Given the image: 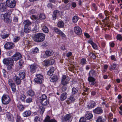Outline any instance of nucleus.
<instances>
[{
	"instance_id": "1",
	"label": "nucleus",
	"mask_w": 122,
	"mask_h": 122,
	"mask_svg": "<svg viewBox=\"0 0 122 122\" xmlns=\"http://www.w3.org/2000/svg\"><path fill=\"white\" fill-rule=\"evenodd\" d=\"M45 35L42 33L36 34L34 38L35 41L37 42H41L45 39Z\"/></svg>"
},
{
	"instance_id": "2",
	"label": "nucleus",
	"mask_w": 122,
	"mask_h": 122,
	"mask_svg": "<svg viewBox=\"0 0 122 122\" xmlns=\"http://www.w3.org/2000/svg\"><path fill=\"white\" fill-rule=\"evenodd\" d=\"M1 101L3 104L6 105L8 104L10 102L11 99L8 95L4 94L2 97Z\"/></svg>"
},
{
	"instance_id": "3",
	"label": "nucleus",
	"mask_w": 122,
	"mask_h": 122,
	"mask_svg": "<svg viewBox=\"0 0 122 122\" xmlns=\"http://www.w3.org/2000/svg\"><path fill=\"white\" fill-rule=\"evenodd\" d=\"M36 78H35L34 80L35 82L38 84H41L42 83V81L43 79V76L40 74H36Z\"/></svg>"
},
{
	"instance_id": "4",
	"label": "nucleus",
	"mask_w": 122,
	"mask_h": 122,
	"mask_svg": "<svg viewBox=\"0 0 122 122\" xmlns=\"http://www.w3.org/2000/svg\"><path fill=\"white\" fill-rule=\"evenodd\" d=\"M15 46V45L13 43L7 42L5 44L4 47L6 50H10L13 48Z\"/></svg>"
},
{
	"instance_id": "5",
	"label": "nucleus",
	"mask_w": 122,
	"mask_h": 122,
	"mask_svg": "<svg viewBox=\"0 0 122 122\" xmlns=\"http://www.w3.org/2000/svg\"><path fill=\"white\" fill-rule=\"evenodd\" d=\"M70 80V78L66 77L65 75H63L62 77L61 84L65 86L68 83V81Z\"/></svg>"
},
{
	"instance_id": "6",
	"label": "nucleus",
	"mask_w": 122,
	"mask_h": 122,
	"mask_svg": "<svg viewBox=\"0 0 122 122\" xmlns=\"http://www.w3.org/2000/svg\"><path fill=\"white\" fill-rule=\"evenodd\" d=\"M7 6L11 8H13L15 5L16 2L14 0H8L6 2Z\"/></svg>"
},
{
	"instance_id": "7",
	"label": "nucleus",
	"mask_w": 122,
	"mask_h": 122,
	"mask_svg": "<svg viewBox=\"0 0 122 122\" xmlns=\"http://www.w3.org/2000/svg\"><path fill=\"white\" fill-rule=\"evenodd\" d=\"M8 82L9 86L11 87L12 91L14 92L16 91L15 85L13 80L10 79L8 80Z\"/></svg>"
},
{
	"instance_id": "8",
	"label": "nucleus",
	"mask_w": 122,
	"mask_h": 122,
	"mask_svg": "<svg viewBox=\"0 0 122 122\" xmlns=\"http://www.w3.org/2000/svg\"><path fill=\"white\" fill-rule=\"evenodd\" d=\"M74 30L75 33L78 36L81 35L82 33V30L78 26H76L74 27Z\"/></svg>"
},
{
	"instance_id": "9",
	"label": "nucleus",
	"mask_w": 122,
	"mask_h": 122,
	"mask_svg": "<svg viewBox=\"0 0 122 122\" xmlns=\"http://www.w3.org/2000/svg\"><path fill=\"white\" fill-rule=\"evenodd\" d=\"M8 17V16L6 15V14H2L1 15V17L2 19H4L5 22L10 23H11V20Z\"/></svg>"
},
{
	"instance_id": "10",
	"label": "nucleus",
	"mask_w": 122,
	"mask_h": 122,
	"mask_svg": "<svg viewBox=\"0 0 122 122\" xmlns=\"http://www.w3.org/2000/svg\"><path fill=\"white\" fill-rule=\"evenodd\" d=\"M30 67V71L32 73L35 72L38 67V65L35 64L29 65Z\"/></svg>"
},
{
	"instance_id": "11",
	"label": "nucleus",
	"mask_w": 122,
	"mask_h": 122,
	"mask_svg": "<svg viewBox=\"0 0 122 122\" xmlns=\"http://www.w3.org/2000/svg\"><path fill=\"white\" fill-rule=\"evenodd\" d=\"M12 57V59L13 61V60L17 61L21 58V56L20 53L17 52Z\"/></svg>"
},
{
	"instance_id": "12",
	"label": "nucleus",
	"mask_w": 122,
	"mask_h": 122,
	"mask_svg": "<svg viewBox=\"0 0 122 122\" xmlns=\"http://www.w3.org/2000/svg\"><path fill=\"white\" fill-rule=\"evenodd\" d=\"M7 10V6L5 3H0V11L5 12Z\"/></svg>"
},
{
	"instance_id": "13",
	"label": "nucleus",
	"mask_w": 122,
	"mask_h": 122,
	"mask_svg": "<svg viewBox=\"0 0 122 122\" xmlns=\"http://www.w3.org/2000/svg\"><path fill=\"white\" fill-rule=\"evenodd\" d=\"M53 29L56 33L59 34L61 36L64 37H65L66 35L65 34L57 28L54 27Z\"/></svg>"
},
{
	"instance_id": "14",
	"label": "nucleus",
	"mask_w": 122,
	"mask_h": 122,
	"mask_svg": "<svg viewBox=\"0 0 122 122\" xmlns=\"http://www.w3.org/2000/svg\"><path fill=\"white\" fill-rule=\"evenodd\" d=\"M76 99L74 97V96L72 94L70 96L69 98L68 99L66 102L67 103L69 104L70 103L73 102Z\"/></svg>"
},
{
	"instance_id": "15",
	"label": "nucleus",
	"mask_w": 122,
	"mask_h": 122,
	"mask_svg": "<svg viewBox=\"0 0 122 122\" xmlns=\"http://www.w3.org/2000/svg\"><path fill=\"white\" fill-rule=\"evenodd\" d=\"M13 61L10 58L7 59H4L3 61V63L6 65H8L9 64L11 63Z\"/></svg>"
},
{
	"instance_id": "16",
	"label": "nucleus",
	"mask_w": 122,
	"mask_h": 122,
	"mask_svg": "<svg viewBox=\"0 0 122 122\" xmlns=\"http://www.w3.org/2000/svg\"><path fill=\"white\" fill-rule=\"evenodd\" d=\"M93 112L95 114H99L102 113L103 110L101 108L98 107L94 109Z\"/></svg>"
},
{
	"instance_id": "17",
	"label": "nucleus",
	"mask_w": 122,
	"mask_h": 122,
	"mask_svg": "<svg viewBox=\"0 0 122 122\" xmlns=\"http://www.w3.org/2000/svg\"><path fill=\"white\" fill-rule=\"evenodd\" d=\"M13 79L17 85H19L20 84L21 80L20 78L18 77L16 75H15L13 77Z\"/></svg>"
},
{
	"instance_id": "18",
	"label": "nucleus",
	"mask_w": 122,
	"mask_h": 122,
	"mask_svg": "<svg viewBox=\"0 0 122 122\" xmlns=\"http://www.w3.org/2000/svg\"><path fill=\"white\" fill-rule=\"evenodd\" d=\"M31 113V112L30 110H27L23 112L22 113L23 116L25 117H27L30 116Z\"/></svg>"
},
{
	"instance_id": "19",
	"label": "nucleus",
	"mask_w": 122,
	"mask_h": 122,
	"mask_svg": "<svg viewBox=\"0 0 122 122\" xmlns=\"http://www.w3.org/2000/svg\"><path fill=\"white\" fill-rule=\"evenodd\" d=\"M85 117L88 120L92 119L93 117V115L92 113L89 112H88L85 115Z\"/></svg>"
},
{
	"instance_id": "20",
	"label": "nucleus",
	"mask_w": 122,
	"mask_h": 122,
	"mask_svg": "<svg viewBox=\"0 0 122 122\" xmlns=\"http://www.w3.org/2000/svg\"><path fill=\"white\" fill-rule=\"evenodd\" d=\"M96 105V103L92 101L89 103L87 106L88 108L90 109L94 107Z\"/></svg>"
},
{
	"instance_id": "21",
	"label": "nucleus",
	"mask_w": 122,
	"mask_h": 122,
	"mask_svg": "<svg viewBox=\"0 0 122 122\" xmlns=\"http://www.w3.org/2000/svg\"><path fill=\"white\" fill-rule=\"evenodd\" d=\"M88 80L89 82V84L92 85H94L95 81V79L92 76H89L88 79Z\"/></svg>"
},
{
	"instance_id": "22",
	"label": "nucleus",
	"mask_w": 122,
	"mask_h": 122,
	"mask_svg": "<svg viewBox=\"0 0 122 122\" xmlns=\"http://www.w3.org/2000/svg\"><path fill=\"white\" fill-rule=\"evenodd\" d=\"M50 117L47 116L44 120L45 122H57L54 119L50 120Z\"/></svg>"
},
{
	"instance_id": "23",
	"label": "nucleus",
	"mask_w": 122,
	"mask_h": 122,
	"mask_svg": "<svg viewBox=\"0 0 122 122\" xmlns=\"http://www.w3.org/2000/svg\"><path fill=\"white\" fill-rule=\"evenodd\" d=\"M19 75L21 79H24L25 75V71L24 70L21 71L19 74Z\"/></svg>"
},
{
	"instance_id": "24",
	"label": "nucleus",
	"mask_w": 122,
	"mask_h": 122,
	"mask_svg": "<svg viewBox=\"0 0 122 122\" xmlns=\"http://www.w3.org/2000/svg\"><path fill=\"white\" fill-rule=\"evenodd\" d=\"M88 42L90 43L92 45V47L94 49H97V46L96 44L92 40H90L88 41Z\"/></svg>"
},
{
	"instance_id": "25",
	"label": "nucleus",
	"mask_w": 122,
	"mask_h": 122,
	"mask_svg": "<svg viewBox=\"0 0 122 122\" xmlns=\"http://www.w3.org/2000/svg\"><path fill=\"white\" fill-rule=\"evenodd\" d=\"M54 71V68L53 67H51L50 70L47 72V75L50 76H52L53 74Z\"/></svg>"
},
{
	"instance_id": "26",
	"label": "nucleus",
	"mask_w": 122,
	"mask_h": 122,
	"mask_svg": "<svg viewBox=\"0 0 122 122\" xmlns=\"http://www.w3.org/2000/svg\"><path fill=\"white\" fill-rule=\"evenodd\" d=\"M45 54L46 56H49L52 55L54 53L53 51L51 50H48L45 51Z\"/></svg>"
},
{
	"instance_id": "27",
	"label": "nucleus",
	"mask_w": 122,
	"mask_h": 122,
	"mask_svg": "<svg viewBox=\"0 0 122 122\" xmlns=\"http://www.w3.org/2000/svg\"><path fill=\"white\" fill-rule=\"evenodd\" d=\"M27 94L29 96L32 97L34 96L35 93L32 90H30L26 92Z\"/></svg>"
},
{
	"instance_id": "28",
	"label": "nucleus",
	"mask_w": 122,
	"mask_h": 122,
	"mask_svg": "<svg viewBox=\"0 0 122 122\" xmlns=\"http://www.w3.org/2000/svg\"><path fill=\"white\" fill-rule=\"evenodd\" d=\"M43 105L46 106L48 105L49 103V101L48 99H46L40 102Z\"/></svg>"
},
{
	"instance_id": "29",
	"label": "nucleus",
	"mask_w": 122,
	"mask_h": 122,
	"mask_svg": "<svg viewBox=\"0 0 122 122\" xmlns=\"http://www.w3.org/2000/svg\"><path fill=\"white\" fill-rule=\"evenodd\" d=\"M64 25V22L62 20L59 21L57 24V26L60 28H63Z\"/></svg>"
},
{
	"instance_id": "30",
	"label": "nucleus",
	"mask_w": 122,
	"mask_h": 122,
	"mask_svg": "<svg viewBox=\"0 0 122 122\" xmlns=\"http://www.w3.org/2000/svg\"><path fill=\"white\" fill-rule=\"evenodd\" d=\"M58 79V77L57 75H54L51 78L50 81L52 82H54L57 81Z\"/></svg>"
},
{
	"instance_id": "31",
	"label": "nucleus",
	"mask_w": 122,
	"mask_h": 122,
	"mask_svg": "<svg viewBox=\"0 0 122 122\" xmlns=\"http://www.w3.org/2000/svg\"><path fill=\"white\" fill-rule=\"evenodd\" d=\"M67 94L66 93H64L61 94V100L63 101L66 99L67 97Z\"/></svg>"
},
{
	"instance_id": "32",
	"label": "nucleus",
	"mask_w": 122,
	"mask_h": 122,
	"mask_svg": "<svg viewBox=\"0 0 122 122\" xmlns=\"http://www.w3.org/2000/svg\"><path fill=\"white\" fill-rule=\"evenodd\" d=\"M59 12V11L57 10H55L54 11L52 15L53 20H55L56 18L57 14Z\"/></svg>"
},
{
	"instance_id": "33",
	"label": "nucleus",
	"mask_w": 122,
	"mask_h": 122,
	"mask_svg": "<svg viewBox=\"0 0 122 122\" xmlns=\"http://www.w3.org/2000/svg\"><path fill=\"white\" fill-rule=\"evenodd\" d=\"M18 109L20 111H23L25 109V107L23 105L19 104L17 106Z\"/></svg>"
},
{
	"instance_id": "34",
	"label": "nucleus",
	"mask_w": 122,
	"mask_h": 122,
	"mask_svg": "<svg viewBox=\"0 0 122 122\" xmlns=\"http://www.w3.org/2000/svg\"><path fill=\"white\" fill-rule=\"evenodd\" d=\"M23 24H24L25 26H29L31 24V22L28 20H27L24 21Z\"/></svg>"
},
{
	"instance_id": "35",
	"label": "nucleus",
	"mask_w": 122,
	"mask_h": 122,
	"mask_svg": "<svg viewBox=\"0 0 122 122\" xmlns=\"http://www.w3.org/2000/svg\"><path fill=\"white\" fill-rule=\"evenodd\" d=\"M47 96L45 94H42L40 97V102L47 99Z\"/></svg>"
},
{
	"instance_id": "36",
	"label": "nucleus",
	"mask_w": 122,
	"mask_h": 122,
	"mask_svg": "<svg viewBox=\"0 0 122 122\" xmlns=\"http://www.w3.org/2000/svg\"><path fill=\"white\" fill-rule=\"evenodd\" d=\"M31 29L29 26H25L24 29V31L26 33L29 32L31 31Z\"/></svg>"
},
{
	"instance_id": "37",
	"label": "nucleus",
	"mask_w": 122,
	"mask_h": 122,
	"mask_svg": "<svg viewBox=\"0 0 122 122\" xmlns=\"http://www.w3.org/2000/svg\"><path fill=\"white\" fill-rule=\"evenodd\" d=\"M95 71L93 70H91L90 71L89 73V76L93 77L95 76Z\"/></svg>"
},
{
	"instance_id": "38",
	"label": "nucleus",
	"mask_w": 122,
	"mask_h": 122,
	"mask_svg": "<svg viewBox=\"0 0 122 122\" xmlns=\"http://www.w3.org/2000/svg\"><path fill=\"white\" fill-rule=\"evenodd\" d=\"M39 51L37 47L35 49H32L31 50V52L33 54H36L38 53Z\"/></svg>"
},
{
	"instance_id": "39",
	"label": "nucleus",
	"mask_w": 122,
	"mask_h": 122,
	"mask_svg": "<svg viewBox=\"0 0 122 122\" xmlns=\"http://www.w3.org/2000/svg\"><path fill=\"white\" fill-rule=\"evenodd\" d=\"M78 91V90L75 87H73L72 89V94H76Z\"/></svg>"
},
{
	"instance_id": "40",
	"label": "nucleus",
	"mask_w": 122,
	"mask_h": 122,
	"mask_svg": "<svg viewBox=\"0 0 122 122\" xmlns=\"http://www.w3.org/2000/svg\"><path fill=\"white\" fill-rule=\"evenodd\" d=\"M42 30L43 32L45 33H48L49 32L48 29L46 26H43L42 28Z\"/></svg>"
},
{
	"instance_id": "41",
	"label": "nucleus",
	"mask_w": 122,
	"mask_h": 122,
	"mask_svg": "<svg viewBox=\"0 0 122 122\" xmlns=\"http://www.w3.org/2000/svg\"><path fill=\"white\" fill-rule=\"evenodd\" d=\"M71 117V114H66L64 117V120L66 121L69 119H70Z\"/></svg>"
},
{
	"instance_id": "42",
	"label": "nucleus",
	"mask_w": 122,
	"mask_h": 122,
	"mask_svg": "<svg viewBox=\"0 0 122 122\" xmlns=\"http://www.w3.org/2000/svg\"><path fill=\"white\" fill-rule=\"evenodd\" d=\"M86 59L82 58L80 60V63L81 65H84L86 64Z\"/></svg>"
},
{
	"instance_id": "43",
	"label": "nucleus",
	"mask_w": 122,
	"mask_h": 122,
	"mask_svg": "<svg viewBox=\"0 0 122 122\" xmlns=\"http://www.w3.org/2000/svg\"><path fill=\"white\" fill-rule=\"evenodd\" d=\"M105 120H104L102 118V117H99L97 120V122H104Z\"/></svg>"
},
{
	"instance_id": "44",
	"label": "nucleus",
	"mask_w": 122,
	"mask_h": 122,
	"mask_svg": "<svg viewBox=\"0 0 122 122\" xmlns=\"http://www.w3.org/2000/svg\"><path fill=\"white\" fill-rule=\"evenodd\" d=\"M39 18L41 20L44 19L46 18L45 15L43 14H41L39 16Z\"/></svg>"
},
{
	"instance_id": "45",
	"label": "nucleus",
	"mask_w": 122,
	"mask_h": 122,
	"mask_svg": "<svg viewBox=\"0 0 122 122\" xmlns=\"http://www.w3.org/2000/svg\"><path fill=\"white\" fill-rule=\"evenodd\" d=\"M20 39V37H19L16 36L13 38V42H14L16 43L19 41Z\"/></svg>"
},
{
	"instance_id": "46",
	"label": "nucleus",
	"mask_w": 122,
	"mask_h": 122,
	"mask_svg": "<svg viewBox=\"0 0 122 122\" xmlns=\"http://www.w3.org/2000/svg\"><path fill=\"white\" fill-rule=\"evenodd\" d=\"M39 109L40 111V113L42 114L45 111V108L42 106H41L39 107Z\"/></svg>"
},
{
	"instance_id": "47",
	"label": "nucleus",
	"mask_w": 122,
	"mask_h": 122,
	"mask_svg": "<svg viewBox=\"0 0 122 122\" xmlns=\"http://www.w3.org/2000/svg\"><path fill=\"white\" fill-rule=\"evenodd\" d=\"M78 18L76 16H74L73 18L72 19V21L73 22L76 23L78 20Z\"/></svg>"
},
{
	"instance_id": "48",
	"label": "nucleus",
	"mask_w": 122,
	"mask_h": 122,
	"mask_svg": "<svg viewBox=\"0 0 122 122\" xmlns=\"http://www.w3.org/2000/svg\"><path fill=\"white\" fill-rule=\"evenodd\" d=\"M14 63V61L8 65L7 66V69L8 70H10L12 68V66Z\"/></svg>"
},
{
	"instance_id": "49",
	"label": "nucleus",
	"mask_w": 122,
	"mask_h": 122,
	"mask_svg": "<svg viewBox=\"0 0 122 122\" xmlns=\"http://www.w3.org/2000/svg\"><path fill=\"white\" fill-rule=\"evenodd\" d=\"M43 65L45 66H47L50 65L49 60H45L43 62Z\"/></svg>"
},
{
	"instance_id": "50",
	"label": "nucleus",
	"mask_w": 122,
	"mask_h": 122,
	"mask_svg": "<svg viewBox=\"0 0 122 122\" xmlns=\"http://www.w3.org/2000/svg\"><path fill=\"white\" fill-rule=\"evenodd\" d=\"M37 12V11L35 9H32L30 11V14L32 15L35 14Z\"/></svg>"
},
{
	"instance_id": "51",
	"label": "nucleus",
	"mask_w": 122,
	"mask_h": 122,
	"mask_svg": "<svg viewBox=\"0 0 122 122\" xmlns=\"http://www.w3.org/2000/svg\"><path fill=\"white\" fill-rule=\"evenodd\" d=\"M9 34H7L5 35H1V37L3 39H5L7 38L9 36Z\"/></svg>"
},
{
	"instance_id": "52",
	"label": "nucleus",
	"mask_w": 122,
	"mask_h": 122,
	"mask_svg": "<svg viewBox=\"0 0 122 122\" xmlns=\"http://www.w3.org/2000/svg\"><path fill=\"white\" fill-rule=\"evenodd\" d=\"M32 98L29 97L27 98L26 100V102L27 103H30L32 101Z\"/></svg>"
},
{
	"instance_id": "53",
	"label": "nucleus",
	"mask_w": 122,
	"mask_h": 122,
	"mask_svg": "<svg viewBox=\"0 0 122 122\" xmlns=\"http://www.w3.org/2000/svg\"><path fill=\"white\" fill-rule=\"evenodd\" d=\"M21 120V117L17 115V116L16 121L17 122H20Z\"/></svg>"
},
{
	"instance_id": "54",
	"label": "nucleus",
	"mask_w": 122,
	"mask_h": 122,
	"mask_svg": "<svg viewBox=\"0 0 122 122\" xmlns=\"http://www.w3.org/2000/svg\"><path fill=\"white\" fill-rule=\"evenodd\" d=\"M117 38L118 40L121 41L122 40V37L120 34L117 35Z\"/></svg>"
},
{
	"instance_id": "55",
	"label": "nucleus",
	"mask_w": 122,
	"mask_h": 122,
	"mask_svg": "<svg viewBox=\"0 0 122 122\" xmlns=\"http://www.w3.org/2000/svg\"><path fill=\"white\" fill-rule=\"evenodd\" d=\"M20 98L22 101H24L26 98V96L25 95L22 94L21 95Z\"/></svg>"
},
{
	"instance_id": "56",
	"label": "nucleus",
	"mask_w": 122,
	"mask_h": 122,
	"mask_svg": "<svg viewBox=\"0 0 122 122\" xmlns=\"http://www.w3.org/2000/svg\"><path fill=\"white\" fill-rule=\"evenodd\" d=\"M49 64L51 65L54 64L55 62V60L53 59H52L49 60Z\"/></svg>"
},
{
	"instance_id": "57",
	"label": "nucleus",
	"mask_w": 122,
	"mask_h": 122,
	"mask_svg": "<svg viewBox=\"0 0 122 122\" xmlns=\"http://www.w3.org/2000/svg\"><path fill=\"white\" fill-rule=\"evenodd\" d=\"M79 122H86V118L84 117L81 118L79 120Z\"/></svg>"
},
{
	"instance_id": "58",
	"label": "nucleus",
	"mask_w": 122,
	"mask_h": 122,
	"mask_svg": "<svg viewBox=\"0 0 122 122\" xmlns=\"http://www.w3.org/2000/svg\"><path fill=\"white\" fill-rule=\"evenodd\" d=\"M89 55L93 59H95L96 58V56L93 53H91Z\"/></svg>"
},
{
	"instance_id": "59",
	"label": "nucleus",
	"mask_w": 122,
	"mask_h": 122,
	"mask_svg": "<svg viewBox=\"0 0 122 122\" xmlns=\"http://www.w3.org/2000/svg\"><path fill=\"white\" fill-rule=\"evenodd\" d=\"M47 7L49 8H51L52 9L53 7V5L49 3L47 5Z\"/></svg>"
},
{
	"instance_id": "60",
	"label": "nucleus",
	"mask_w": 122,
	"mask_h": 122,
	"mask_svg": "<svg viewBox=\"0 0 122 122\" xmlns=\"http://www.w3.org/2000/svg\"><path fill=\"white\" fill-rule=\"evenodd\" d=\"M117 66V65L115 64H113L111 66V69L112 70H114Z\"/></svg>"
},
{
	"instance_id": "61",
	"label": "nucleus",
	"mask_w": 122,
	"mask_h": 122,
	"mask_svg": "<svg viewBox=\"0 0 122 122\" xmlns=\"http://www.w3.org/2000/svg\"><path fill=\"white\" fill-rule=\"evenodd\" d=\"M7 117L9 121H11L12 119L11 116L9 115H8L7 116Z\"/></svg>"
},
{
	"instance_id": "62",
	"label": "nucleus",
	"mask_w": 122,
	"mask_h": 122,
	"mask_svg": "<svg viewBox=\"0 0 122 122\" xmlns=\"http://www.w3.org/2000/svg\"><path fill=\"white\" fill-rule=\"evenodd\" d=\"M24 63V62L22 60H20L19 61V64L20 66H22Z\"/></svg>"
},
{
	"instance_id": "63",
	"label": "nucleus",
	"mask_w": 122,
	"mask_h": 122,
	"mask_svg": "<svg viewBox=\"0 0 122 122\" xmlns=\"http://www.w3.org/2000/svg\"><path fill=\"white\" fill-rule=\"evenodd\" d=\"M67 89V87L65 86H63L62 88V90L63 92L65 91Z\"/></svg>"
},
{
	"instance_id": "64",
	"label": "nucleus",
	"mask_w": 122,
	"mask_h": 122,
	"mask_svg": "<svg viewBox=\"0 0 122 122\" xmlns=\"http://www.w3.org/2000/svg\"><path fill=\"white\" fill-rule=\"evenodd\" d=\"M71 5L73 7L75 8L76 6V5L75 2H73L72 3Z\"/></svg>"
}]
</instances>
